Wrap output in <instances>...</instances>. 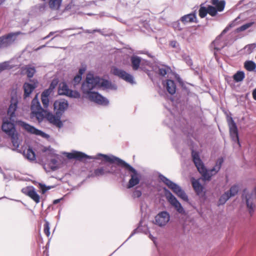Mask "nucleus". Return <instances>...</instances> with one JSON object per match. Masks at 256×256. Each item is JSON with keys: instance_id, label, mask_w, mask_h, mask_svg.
I'll list each match as a JSON object with an SVG mask.
<instances>
[{"instance_id": "nucleus-1", "label": "nucleus", "mask_w": 256, "mask_h": 256, "mask_svg": "<svg viewBox=\"0 0 256 256\" xmlns=\"http://www.w3.org/2000/svg\"><path fill=\"white\" fill-rule=\"evenodd\" d=\"M66 154L68 159H76L80 161L86 159L100 160V164H104V166L95 169L92 174V176L101 177L108 174H113L116 176L120 175L121 170L118 166H120V164L117 160L112 158V156L116 157L114 155L98 153L94 156H90L84 152L76 150Z\"/></svg>"}, {"instance_id": "nucleus-2", "label": "nucleus", "mask_w": 256, "mask_h": 256, "mask_svg": "<svg viewBox=\"0 0 256 256\" xmlns=\"http://www.w3.org/2000/svg\"><path fill=\"white\" fill-rule=\"evenodd\" d=\"M99 88L111 90L117 89L116 86L110 81L95 76L92 74H88L86 81L82 86V90L84 96L93 92L94 89Z\"/></svg>"}, {"instance_id": "nucleus-3", "label": "nucleus", "mask_w": 256, "mask_h": 256, "mask_svg": "<svg viewBox=\"0 0 256 256\" xmlns=\"http://www.w3.org/2000/svg\"><path fill=\"white\" fill-rule=\"evenodd\" d=\"M192 156L196 166L204 180H210L212 176L216 174L220 170L224 162L223 158H219L217 160L214 167L210 170H208L200 160L198 152L192 150Z\"/></svg>"}, {"instance_id": "nucleus-4", "label": "nucleus", "mask_w": 256, "mask_h": 256, "mask_svg": "<svg viewBox=\"0 0 256 256\" xmlns=\"http://www.w3.org/2000/svg\"><path fill=\"white\" fill-rule=\"evenodd\" d=\"M14 121L13 118L10 120V118L6 117L3 118L2 130L10 138L14 147L12 150L21 153L22 152L18 150L20 144V140L18 139V134L13 122Z\"/></svg>"}, {"instance_id": "nucleus-5", "label": "nucleus", "mask_w": 256, "mask_h": 256, "mask_svg": "<svg viewBox=\"0 0 256 256\" xmlns=\"http://www.w3.org/2000/svg\"><path fill=\"white\" fill-rule=\"evenodd\" d=\"M112 158L114 160H118L120 166L124 167L126 169L128 170L129 172H131L130 174V178L127 184V188H130L138 184L140 182V176L136 170L122 160L118 157L112 156Z\"/></svg>"}, {"instance_id": "nucleus-6", "label": "nucleus", "mask_w": 256, "mask_h": 256, "mask_svg": "<svg viewBox=\"0 0 256 256\" xmlns=\"http://www.w3.org/2000/svg\"><path fill=\"white\" fill-rule=\"evenodd\" d=\"M158 178L160 180L166 185L178 197L185 202H187L188 201V196L180 186L162 174L158 175Z\"/></svg>"}, {"instance_id": "nucleus-7", "label": "nucleus", "mask_w": 256, "mask_h": 256, "mask_svg": "<svg viewBox=\"0 0 256 256\" xmlns=\"http://www.w3.org/2000/svg\"><path fill=\"white\" fill-rule=\"evenodd\" d=\"M164 190L166 192V198L170 205L174 208L178 214L182 215L185 214V210L177 198L166 188H164Z\"/></svg>"}, {"instance_id": "nucleus-8", "label": "nucleus", "mask_w": 256, "mask_h": 256, "mask_svg": "<svg viewBox=\"0 0 256 256\" xmlns=\"http://www.w3.org/2000/svg\"><path fill=\"white\" fill-rule=\"evenodd\" d=\"M22 34L20 32H17L0 36V50L10 46L15 42L17 36Z\"/></svg>"}, {"instance_id": "nucleus-9", "label": "nucleus", "mask_w": 256, "mask_h": 256, "mask_svg": "<svg viewBox=\"0 0 256 256\" xmlns=\"http://www.w3.org/2000/svg\"><path fill=\"white\" fill-rule=\"evenodd\" d=\"M85 97L90 100L98 104L107 106L109 103L108 100L98 94V92L93 91L88 94L85 96Z\"/></svg>"}, {"instance_id": "nucleus-10", "label": "nucleus", "mask_w": 256, "mask_h": 256, "mask_svg": "<svg viewBox=\"0 0 256 256\" xmlns=\"http://www.w3.org/2000/svg\"><path fill=\"white\" fill-rule=\"evenodd\" d=\"M19 124L27 132L36 136H40L44 138H49V135L43 132L42 131L32 126H31L24 122L19 121Z\"/></svg>"}, {"instance_id": "nucleus-11", "label": "nucleus", "mask_w": 256, "mask_h": 256, "mask_svg": "<svg viewBox=\"0 0 256 256\" xmlns=\"http://www.w3.org/2000/svg\"><path fill=\"white\" fill-rule=\"evenodd\" d=\"M170 220V214L166 211L159 212L154 218V224L160 227L166 226Z\"/></svg>"}, {"instance_id": "nucleus-12", "label": "nucleus", "mask_w": 256, "mask_h": 256, "mask_svg": "<svg viewBox=\"0 0 256 256\" xmlns=\"http://www.w3.org/2000/svg\"><path fill=\"white\" fill-rule=\"evenodd\" d=\"M112 73L128 82L131 84L135 83L133 76L122 70L115 68L112 70Z\"/></svg>"}, {"instance_id": "nucleus-13", "label": "nucleus", "mask_w": 256, "mask_h": 256, "mask_svg": "<svg viewBox=\"0 0 256 256\" xmlns=\"http://www.w3.org/2000/svg\"><path fill=\"white\" fill-rule=\"evenodd\" d=\"M228 124L230 128V135L232 140L237 142L238 144H240L237 127L232 118H230L228 120Z\"/></svg>"}, {"instance_id": "nucleus-14", "label": "nucleus", "mask_w": 256, "mask_h": 256, "mask_svg": "<svg viewBox=\"0 0 256 256\" xmlns=\"http://www.w3.org/2000/svg\"><path fill=\"white\" fill-rule=\"evenodd\" d=\"M243 198L244 196L246 202L248 212L250 216H252L254 212L255 209V205L254 203V195L252 193H245L242 196Z\"/></svg>"}, {"instance_id": "nucleus-15", "label": "nucleus", "mask_w": 256, "mask_h": 256, "mask_svg": "<svg viewBox=\"0 0 256 256\" xmlns=\"http://www.w3.org/2000/svg\"><path fill=\"white\" fill-rule=\"evenodd\" d=\"M46 118L51 124L59 128L63 126V123L60 120V117L56 116L51 112H48Z\"/></svg>"}, {"instance_id": "nucleus-16", "label": "nucleus", "mask_w": 256, "mask_h": 256, "mask_svg": "<svg viewBox=\"0 0 256 256\" xmlns=\"http://www.w3.org/2000/svg\"><path fill=\"white\" fill-rule=\"evenodd\" d=\"M36 86L37 84L36 83L32 84L28 82H25L23 85V88L24 90V99L26 100L27 98H28L31 93L36 88Z\"/></svg>"}, {"instance_id": "nucleus-17", "label": "nucleus", "mask_w": 256, "mask_h": 256, "mask_svg": "<svg viewBox=\"0 0 256 256\" xmlns=\"http://www.w3.org/2000/svg\"><path fill=\"white\" fill-rule=\"evenodd\" d=\"M131 66L134 70H137L139 68L143 70L142 67V58L137 56H132L130 57Z\"/></svg>"}, {"instance_id": "nucleus-18", "label": "nucleus", "mask_w": 256, "mask_h": 256, "mask_svg": "<svg viewBox=\"0 0 256 256\" xmlns=\"http://www.w3.org/2000/svg\"><path fill=\"white\" fill-rule=\"evenodd\" d=\"M224 34H222V33L216 38V40L213 42V44L214 46V48L215 50H222L224 46H226V42H224L222 40V36Z\"/></svg>"}, {"instance_id": "nucleus-19", "label": "nucleus", "mask_w": 256, "mask_h": 256, "mask_svg": "<svg viewBox=\"0 0 256 256\" xmlns=\"http://www.w3.org/2000/svg\"><path fill=\"white\" fill-rule=\"evenodd\" d=\"M48 112H47L46 110H45L44 109L41 110L32 111L31 112V117H36L38 122H40L44 118V114L46 116Z\"/></svg>"}, {"instance_id": "nucleus-20", "label": "nucleus", "mask_w": 256, "mask_h": 256, "mask_svg": "<svg viewBox=\"0 0 256 256\" xmlns=\"http://www.w3.org/2000/svg\"><path fill=\"white\" fill-rule=\"evenodd\" d=\"M196 17L194 13H190L182 16L180 18V20L182 23L186 24L188 22H194Z\"/></svg>"}, {"instance_id": "nucleus-21", "label": "nucleus", "mask_w": 256, "mask_h": 256, "mask_svg": "<svg viewBox=\"0 0 256 256\" xmlns=\"http://www.w3.org/2000/svg\"><path fill=\"white\" fill-rule=\"evenodd\" d=\"M192 184L194 189L198 194H202L203 190V186L197 180L192 178Z\"/></svg>"}, {"instance_id": "nucleus-22", "label": "nucleus", "mask_w": 256, "mask_h": 256, "mask_svg": "<svg viewBox=\"0 0 256 256\" xmlns=\"http://www.w3.org/2000/svg\"><path fill=\"white\" fill-rule=\"evenodd\" d=\"M166 88L170 94H174L176 92V86L174 80H168L166 82Z\"/></svg>"}, {"instance_id": "nucleus-23", "label": "nucleus", "mask_w": 256, "mask_h": 256, "mask_svg": "<svg viewBox=\"0 0 256 256\" xmlns=\"http://www.w3.org/2000/svg\"><path fill=\"white\" fill-rule=\"evenodd\" d=\"M31 111H36L42 110L40 104L38 100L37 95L33 98L31 104Z\"/></svg>"}, {"instance_id": "nucleus-24", "label": "nucleus", "mask_w": 256, "mask_h": 256, "mask_svg": "<svg viewBox=\"0 0 256 256\" xmlns=\"http://www.w3.org/2000/svg\"><path fill=\"white\" fill-rule=\"evenodd\" d=\"M17 102L11 103L8 110V115L9 116L10 120H12L15 116V112L17 108Z\"/></svg>"}, {"instance_id": "nucleus-25", "label": "nucleus", "mask_w": 256, "mask_h": 256, "mask_svg": "<svg viewBox=\"0 0 256 256\" xmlns=\"http://www.w3.org/2000/svg\"><path fill=\"white\" fill-rule=\"evenodd\" d=\"M24 156L30 160H36V155L34 152L31 148H28L23 152Z\"/></svg>"}, {"instance_id": "nucleus-26", "label": "nucleus", "mask_w": 256, "mask_h": 256, "mask_svg": "<svg viewBox=\"0 0 256 256\" xmlns=\"http://www.w3.org/2000/svg\"><path fill=\"white\" fill-rule=\"evenodd\" d=\"M55 107L57 106V103L56 102L54 104ZM58 110L60 112H64L68 107V103L67 101L64 100H60L58 104Z\"/></svg>"}, {"instance_id": "nucleus-27", "label": "nucleus", "mask_w": 256, "mask_h": 256, "mask_svg": "<svg viewBox=\"0 0 256 256\" xmlns=\"http://www.w3.org/2000/svg\"><path fill=\"white\" fill-rule=\"evenodd\" d=\"M244 78L245 74L242 71H238L233 76L234 80L236 82H242Z\"/></svg>"}, {"instance_id": "nucleus-28", "label": "nucleus", "mask_w": 256, "mask_h": 256, "mask_svg": "<svg viewBox=\"0 0 256 256\" xmlns=\"http://www.w3.org/2000/svg\"><path fill=\"white\" fill-rule=\"evenodd\" d=\"M240 19V17L238 16L236 18H235L232 22L226 28L222 31V34H225L229 30L236 26L239 22V20Z\"/></svg>"}, {"instance_id": "nucleus-29", "label": "nucleus", "mask_w": 256, "mask_h": 256, "mask_svg": "<svg viewBox=\"0 0 256 256\" xmlns=\"http://www.w3.org/2000/svg\"><path fill=\"white\" fill-rule=\"evenodd\" d=\"M231 197L228 194V192H226L222 194L218 202V204L223 205Z\"/></svg>"}, {"instance_id": "nucleus-30", "label": "nucleus", "mask_w": 256, "mask_h": 256, "mask_svg": "<svg viewBox=\"0 0 256 256\" xmlns=\"http://www.w3.org/2000/svg\"><path fill=\"white\" fill-rule=\"evenodd\" d=\"M70 88L68 86L66 85V84L63 83L62 85L60 86V88L58 90V94L60 95H66L68 96Z\"/></svg>"}, {"instance_id": "nucleus-31", "label": "nucleus", "mask_w": 256, "mask_h": 256, "mask_svg": "<svg viewBox=\"0 0 256 256\" xmlns=\"http://www.w3.org/2000/svg\"><path fill=\"white\" fill-rule=\"evenodd\" d=\"M244 66L248 71L252 72L255 70L256 68V64L251 60H247L244 62Z\"/></svg>"}, {"instance_id": "nucleus-32", "label": "nucleus", "mask_w": 256, "mask_h": 256, "mask_svg": "<svg viewBox=\"0 0 256 256\" xmlns=\"http://www.w3.org/2000/svg\"><path fill=\"white\" fill-rule=\"evenodd\" d=\"M62 0H50L49 5L52 9H58L60 6Z\"/></svg>"}, {"instance_id": "nucleus-33", "label": "nucleus", "mask_w": 256, "mask_h": 256, "mask_svg": "<svg viewBox=\"0 0 256 256\" xmlns=\"http://www.w3.org/2000/svg\"><path fill=\"white\" fill-rule=\"evenodd\" d=\"M25 69L27 76L29 78H32L36 72V69L34 66H26Z\"/></svg>"}, {"instance_id": "nucleus-34", "label": "nucleus", "mask_w": 256, "mask_h": 256, "mask_svg": "<svg viewBox=\"0 0 256 256\" xmlns=\"http://www.w3.org/2000/svg\"><path fill=\"white\" fill-rule=\"evenodd\" d=\"M29 196L36 204H38L40 202V196L36 193L34 188V190H32V192Z\"/></svg>"}, {"instance_id": "nucleus-35", "label": "nucleus", "mask_w": 256, "mask_h": 256, "mask_svg": "<svg viewBox=\"0 0 256 256\" xmlns=\"http://www.w3.org/2000/svg\"><path fill=\"white\" fill-rule=\"evenodd\" d=\"M238 192V186L237 185H234L232 186L229 190L227 191L228 194L232 198L235 196Z\"/></svg>"}, {"instance_id": "nucleus-36", "label": "nucleus", "mask_w": 256, "mask_h": 256, "mask_svg": "<svg viewBox=\"0 0 256 256\" xmlns=\"http://www.w3.org/2000/svg\"><path fill=\"white\" fill-rule=\"evenodd\" d=\"M208 8L204 6V4H202L200 6L199 10V16L201 18H204L208 14Z\"/></svg>"}, {"instance_id": "nucleus-37", "label": "nucleus", "mask_w": 256, "mask_h": 256, "mask_svg": "<svg viewBox=\"0 0 256 256\" xmlns=\"http://www.w3.org/2000/svg\"><path fill=\"white\" fill-rule=\"evenodd\" d=\"M254 24V22H250L246 23V24L242 26H241L238 28L236 29V32H240L244 31V30H246V29L248 28H250V26H252Z\"/></svg>"}, {"instance_id": "nucleus-38", "label": "nucleus", "mask_w": 256, "mask_h": 256, "mask_svg": "<svg viewBox=\"0 0 256 256\" xmlns=\"http://www.w3.org/2000/svg\"><path fill=\"white\" fill-rule=\"evenodd\" d=\"M164 122L168 126L170 127L172 130L174 131V132H176V130L178 128L180 129V130L182 131V128L181 126H179V124L178 123V121H176V122H175L174 126H171V124L166 121H164Z\"/></svg>"}, {"instance_id": "nucleus-39", "label": "nucleus", "mask_w": 256, "mask_h": 256, "mask_svg": "<svg viewBox=\"0 0 256 256\" xmlns=\"http://www.w3.org/2000/svg\"><path fill=\"white\" fill-rule=\"evenodd\" d=\"M67 96L72 98H79L80 96V92L76 90H70Z\"/></svg>"}, {"instance_id": "nucleus-40", "label": "nucleus", "mask_w": 256, "mask_h": 256, "mask_svg": "<svg viewBox=\"0 0 256 256\" xmlns=\"http://www.w3.org/2000/svg\"><path fill=\"white\" fill-rule=\"evenodd\" d=\"M226 2L224 0L220 1V2L216 6L217 11L222 12L225 7Z\"/></svg>"}, {"instance_id": "nucleus-41", "label": "nucleus", "mask_w": 256, "mask_h": 256, "mask_svg": "<svg viewBox=\"0 0 256 256\" xmlns=\"http://www.w3.org/2000/svg\"><path fill=\"white\" fill-rule=\"evenodd\" d=\"M12 68V66L10 65V62H4L0 64V72L4 70L10 69Z\"/></svg>"}, {"instance_id": "nucleus-42", "label": "nucleus", "mask_w": 256, "mask_h": 256, "mask_svg": "<svg viewBox=\"0 0 256 256\" xmlns=\"http://www.w3.org/2000/svg\"><path fill=\"white\" fill-rule=\"evenodd\" d=\"M208 14L212 16H215L217 14L216 8L212 6H208Z\"/></svg>"}, {"instance_id": "nucleus-43", "label": "nucleus", "mask_w": 256, "mask_h": 256, "mask_svg": "<svg viewBox=\"0 0 256 256\" xmlns=\"http://www.w3.org/2000/svg\"><path fill=\"white\" fill-rule=\"evenodd\" d=\"M50 224L48 221L46 220L45 223L44 225V232L48 236H49L50 235Z\"/></svg>"}, {"instance_id": "nucleus-44", "label": "nucleus", "mask_w": 256, "mask_h": 256, "mask_svg": "<svg viewBox=\"0 0 256 256\" xmlns=\"http://www.w3.org/2000/svg\"><path fill=\"white\" fill-rule=\"evenodd\" d=\"M34 188L33 186H27V187L22 188V192L23 194H24L29 196L30 193L32 192V190H34Z\"/></svg>"}, {"instance_id": "nucleus-45", "label": "nucleus", "mask_w": 256, "mask_h": 256, "mask_svg": "<svg viewBox=\"0 0 256 256\" xmlns=\"http://www.w3.org/2000/svg\"><path fill=\"white\" fill-rule=\"evenodd\" d=\"M42 102L44 108H46L49 105V99L48 98L41 97Z\"/></svg>"}, {"instance_id": "nucleus-46", "label": "nucleus", "mask_w": 256, "mask_h": 256, "mask_svg": "<svg viewBox=\"0 0 256 256\" xmlns=\"http://www.w3.org/2000/svg\"><path fill=\"white\" fill-rule=\"evenodd\" d=\"M82 80V76L80 74H77L76 76L73 80L74 85L75 86L76 85L78 84Z\"/></svg>"}, {"instance_id": "nucleus-47", "label": "nucleus", "mask_w": 256, "mask_h": 256, "mask_svg": "<svg viewBox=\"0 0 256 256\" xmlns=\"http://www.w3.org/2000/svg\"><path fill=\"white\" fill-rule=\"evenodd\" d=\"M167 68L166 67L160 68L158 70L159 74L164 76L167 74Z\"/></svg>"}, {"instance_id": "nucleus-48", "label": "nucleus", "mask_w": 256, "mask_h": 256, "mask_svg": "<svg viewBox=\"0 0 256 256\" xmlns=\"http://www.w3.org/2000/svg\"><path fill=\"white\" fill-rule=\"evenodd\" d=\"M52 90L50 88L45 90L42 94L41 97L48 98Z\"/></svg>"}, {"instance_id": "nucleus-49", "label": "nucleus", "mask_w": 256, "mask_h": 256, "mask_svg": "<svg viewBox=\"0 0 256 256\" xmlns=\"http://www.w3.org/2000/svg\"><path fill=\"white\" fill-rule=\"evenodd\" d=\"M39 186L42 194H44L50 188V186L47 187L45 184H40Z\"/></svg>"}, {"instance_id": "nucleus-50", "label": "nucleus", "mask_w": 256, "mask_h": 256, "mask_svg": "<svg viewBox=\"0 0 256 256\" xmlns=\"http://www.w3.org/2000/svg\"><path fill=\"white\" fill-rule=\"evenodd\" d=\"M142 196V192L140 190H135L132 193L134 198H138Z\"/></svg>"}, {"instance_id": "nucleus-51", "label": "nucleus", "mask_w": 256, "mask_h": 256, "mask_svg": "<svg viewBox=\"0 0 256 256\" xmlns=\"http://www.w3.org/2000/svg\"><path fill=\"white\" fill-rule=\"evenodd\" d=\"M256 48V44H248L246 46V48H248L250 50H254Z\"/></svg>"}, {"instance_id": "nucleus-52", "label": "nucleus", "mask_w": 256, "mask_h": 256, "mask_svg": "<svg viewBox=\"0 0 256 256\" xmlns=\"http://www.w3.org/2000/svg\"><path fill=\"white\" fill-rule=\"evenodd\" d=\"M170 46L172 48H176L178 46V44L176 41L172 40L170 42Z\"/></svg>"}, {"instance_id": "nucleus-53", "label": "nucleus", "mask_w": 256, "mask_h": 256, "mask_svg": "<svg viewBox=\"0 0 256 256\" xmlns=\"http://www.w3.org/2000/svg\"><path fill=\"white\" fill-rule=\"evenodd\" d=\"M62 200H63V198H59V199L55 200L53 201V204H56L59 203Z\"/></svg>"}, {"instance_id": "nucleus-54", "label": "nucleus", "mask_w": 256, "mask_h": 256, "mask_svg": "<svg viewBox=\"0 0 256 256\" xmlns=\"http://www.w3.org/2000/svg\"><path fill=\"white\" fill-rule=\"evenodd\" d=\"M86 69L84 68H82L79 70V74H80V76L84 73L85 72Z\"/></svg>"}, {"instance_id": "nucleus-55", "label": "nucleus", "mask_w": 256, "mask_h": 256, "mask_svg": "<svg viewBox=\"0 0 256 256\" xmlns=\"http://www.w3.org/2000/svg\"><path fill=\"white\" fill-rule=\"evenodd\" d=\"M220 2L219 0H212L211 2L212 4L216 6L218 3Z\"/></svg>"}, {"instance_id": "nucleus-56", "label": "nucleus", "mask_w": 256, "mask_h": 256, "mask_svg": "<svg viewBox=\"0 0 256 256\" xmlns=\"http://www.w3.org/2000/svg\"><path fill=\"white\" fill-rule=\"evenodd\" d=\"M252 94L254 99L256 100V88L254 90Z\"/></svg>"}, {"instance_id": "nucleus-57", "label": "nucleus", "mask_w": 256, "mask_h": 256, "mask_svg": "<svg viewBox=\"0 0 256 256\" xmlns=\"http://www.w3.org/2000/svg\"><path fill=\"white\" fill-rule=\"evenodd\" d=\"M50 163L54 165L57 163V160L54 158H52L50 160Z\"/></svg>"}, {"instance_id": "nucleus-58", "label": "nucleus", "mask_w": 256, "mask_h": 256, "mask_svg": "<svg viewBox=\"0 0 256 256\" xmlns=\"http://www.w3.org/2000/svg\"><path fill=\"white\" fill-rule=\"evenodd\" d=\"M54 34V32H50V34H49L48 36H46V37H44V40H45V39H46V38H48L50 36L52 35V34Z\"/></svg>"}, {"instance_id": "nucleus-59", "label": "nucleus", "mask_w": 256, "mask_h": 256, "mask_svg": "<svg viewBox=\"0 0 256 256\" xmlns=\"http://www.w3.org/2000/svg\"><path fill=\"white\" fill-rule=\"evenodd\" d=\"M44 46H46V45H42V46H40V47L38 48L36 50H40V49H41V48H44Z\"/></svg>"}, {"instance_id": "nucleus-60", "label": "nucleus", "mask_w": 256, "mask_h": 256, "mask_svg": "<svg viewBox=\"0 0 256 256\" xmlns=\"http://www.w3.org/2000/svg\"><path fill=\"white\" fill-rule=\"evenodd\" d=\"M142 224V222H140V226H138V228H137V230H141V226H140V225H141Z\"/></svg>"}, {"instance_id": "nucleus-61", "label": "nucleus", "mask_w": 256, "mask_h": 256, "mask_svg": "<svg viewBox=\"0 0 256 256\" xmlns=\"http://www.w3.org/2000/svg\"><path fill=\"white\" fill-rule=\"evenodd\" d=\"M188 64L189 65H191L192 64V60H190L188 62Z\"/></svg>"}, {"instance_id": "nucleus-62", "label": "nucleus", "mask_w": 256, "mask_h": 256, "mask_svg": "<svg viewBox=\"0 0 256 256\" xmlns=\"http://www.w3.org/2000/svg\"><path fill=\"white\" fill-rule=\"evenodd\" d=\"M6 0H0V4L4 3Z\"/></svg>"}, {"instance_id": "nucleus-63", "label": "nucleus", "mask_w": 256, "mask_h": 256, "mask_svg": "<svg viewBox=\"0 0 256 256\" xmlns=\"http://www.w3.org/2000/svg\"><path fill=\"white\" fill-rule=\"evenodd\" d=\"M132 234L129 236V237L128 238L127 240H128L131 238V236H132Z\"/></svg>"}, {"instance_id": "nucleus-64", "label": "nucleus", "mask_w": 256, "mask_h": 256, "mask_svg": "<svg viewBox=\"0 0 256 256\" xmlns=\"http://www.w3.org/2000/svg\"><path fill=\"white\" fill-rule=\"evenodd\" d=\"M154 243L155 246H157V244L156 243V241H154Z\"/></svg>"}]
</instances>
